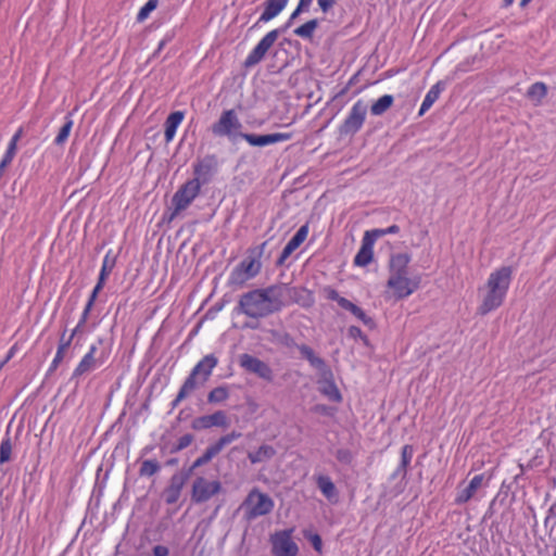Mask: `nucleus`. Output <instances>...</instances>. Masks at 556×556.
<instances>
[{
  "label": "nucleus",
  "mask_w": 556,
  "mask_h": 556,
  "mask_svg": "<svg viewBox=\"0 0 556 556\" xmlns=\"http://www.w3.org/2000/svg\"><path fill=\"white\" fill-rule=\"evenodd\" d=\"M444 83L438 81L435 85H433L430 90L425 96V99L421 103L420 110H419V116L424 115L432 105L433 103L439 99L440 93L444 90Z\"/></svg>",
  "instance_id": "c85d7f7f"
},
{
  "label": "nucleus",
  "mask_w": 556,
  "mask_h": 556,
  "mask_svg": "<svg viewBox=\"0 0 556 556\" xmlns=\"http://www.w3.org/2000/svg\"><path fill=\"white\" fill-rule=\"evenodd\" d=\"M511 280L513 268L510 266H502L493 270L485 285L478 289L481 295L478 314L484 316L498 308L505 301Z\"/></svg>",
  "instance_id": "f03ea898"
},
{
  "label": "nucleus",
  "mask_w": 556,
  "mask_h": 556,
  "mask_svg": "<svg viewBox=\"0 0 556 556\" xmlns=\"http://www.w3.org/2000/svg\"><path fill=\"white\" fill-rule=\"evenodd\" d=\"M62 362H63V359H62V358L54 356V358H53V361L51 362V365H50V367H49V369H48V372H49V374L53 372V371L59 367V365H60Z\"/></svg>",
  "instance_id": "4d7b16f0"
},
{
  "label": "nucleus",
  "mask_w": 556,
  "mask_h": 556,
  "mask_svg": "<svg viewBox=\"0 0 556 556\" xmlns=\"http://www.w3.org/2000/svg\"><path fill=\"white\" fill-rule=\"evenodd\" d=\"M399 231L400 227L397 225H391L390 227L386 228L387 235L397 233Z\"/></svg>",
  "instance_id": "bf43d9fd"
},
{
  "label": "nucleus",
  "mask_w": 556,
  "mask_h": 556,
  "mask_svg": "<svg viewBox=\"0 0 556 556\" xmlns=\"http://www.w3.org/2000/svg\"><path fill=\"white\" fill-rule=\"evenodd\" d=\"M304 536L312 543L314 549L318 553L321 552L323 548V541L319 534L312 533L308 530L303 531Z\"/></svg>",
  "instance_id": "49530a36"
},
{
  "label": "nucleus",
  "mask_w": 556,
  "mask_h": 556,
  "mask_svg": "<svg viewBox=\"0 0 556 556\" xmlns=\"http://www.w3.org/2000/svg\"><path fill=\"white\" fill-rule=\"evenodd\" d=\"M182 119L184 113L181 111H175L167 116L164 124V136L166 142H170L174 139L176 130L180 123L182 122Z\"/></svg>",
  "instance_id": "cd10ccee"
},
{
  "label": "nucleus",
  "mask_w": 556,
  "mask_h": 556,
  "mask_svg": "<svg viewBox=\"0 0 556 556\" xmlns=\"http://www.w3.org/2000/svg\"><path fill=\"white\" fill-rule=\"evenodd\" d=\"M102 343L103 339L99 338L97 343L90 345L89 351L84 355L74 369L72 379H77L90 371H93L108 361L110 351L106 349L100 350L99 345Z\"/></svg>",
  "instance_id": "423d86ee"
},
{
  "label": "nucleus",
  "mask_w": 556,
  "mask_h": 556,
  "mask_svg": "<svg viewBox=\"0 0 556 556\" xmlns=\"http://www.w3.org/2000/svg\"><path fill=\"white\" fill-rule=\"evenodd\" d=\"M223 490L222 482L217 479L208 480L199 476L193 480L191 488V501L195 504L208 502L212 497L219 494Z\"/></svg>",
  "instance_id": "1a4fd4ad"
},
{
  "label": "nucleus",
  "mask_w": 556,
  "mask_h": 556,
  "mask_svg": "<svg viewBox=\"0 0 556 556\" xmlns=\"http://www.w3.org/2000/svg\"><path fill=\"white\" fill-rule=\"evenodd\" d=\"M387 287L393 290L397 300L405 299L419 288V278H409L408 276L389 278Z\"/></svg>",
  "instance_id": "a211bd4d"
},
{
  "label": "nucleus",
  "mask_w": 556,
  "mask_h": 556,
  "mask_svg": "<svg viewBox=\"0 0 556 556\" xmlns=\"http://www.w3.org/2000/svg\"><path fill=\"white\" fill-rule=\"evenodd\" d=\"M318 27V21L316 18L309 20L300 27L293 30L294 35L303 39L311 40L314 36L315 30Z\"/></svg>",
  "instance_id": "473e14b6"
},
{
  "label": "nucleus",
  "mask_w": 556,
  "mask_h": 556,
  "mask_svg": "<svg viewBox=\"0 0 556 556\" xmlns=\"http://www.w3.org/2000/svg\"><path fill=\"white\" fill-rule=\"evenodd\" d=\"M75 338L76 337H72V333L68 337H66V330H64L60 336L59 345H58L55 356L64 359L65 353H66L67 349L71 346V344Z\"/></svg>",
  "instance_id": "58836bf2"
},
{
  "label": "nucleus",
  "mask_w": 556,
  "mask_h": 556,
  "mask_svg": "<svg viewBox=\"0 0 556 556\" xmlns=\"http://www.w3.org/2000/svg\"><path fill=\"white\" fill-rule=\"evenodd\" d=\"M298 350L302 357L305 358L312 367L319 370L323 375L330 374L326 362L321 357L317 356L311 346L301 344L298 345Z\"/></svg>",
  "instance_id": "a878e982"
},
{
  "label": "nucleus",
  "mask_w": 556,
  "mask_h": 556,
  "mask_svg": "<svg viewBox=\"0 0 556 556\" xmlns=\"http://www.w3.org/2000/svg\"><path fill=\"white\" fill-rule=\"evenodd\" d=\"M228 426L229 419L224 410H217L211 415L197 417L191 422V428L197 431L213 427L226 428Z\"/></svg>",
  "instance_id": "aec40b11"
},
{
  "label": "nucleus",
  "mask_w": 556,
  "mask_h": 556,
  "mask_svg": "<svg viewBox=\"0 0 556 556\" xmlns=\"http://www.w3.org/2000/svg\"><path fill=\"white\" fill-rule=\"evenodd\" d=\"M374 258V244L371 239H362V245L354 257V265L359 267L367 266Z\"/></svg>",
  "instance_id": "bb28decb"
},
{
  "label": "nucleus",
  "mask_w": 556,
  "mask_h": 556,
  "mask_svg": "<svg viewBox=\"0 0 556 556\" xmlns=\"http://www.w3.org/2000/svg\"><path fill=\"white\" fill-rule=\"evenodd\" d=\"M308 235V225L301 226L294 236L288 241L283 248L280 256L278 257L276 265L281 266L285 264L287 258L304 242Z\"/></svg>",
  "instance_id": "5701e85b"
},
{
  "label": "nucleus",
  "mask_w": 556,
  "mask_h": 556,
  "mask_svg": "<svg viewBox=\"0 0 556 556\" xmlns=\"http://www.w3.org/2000/svg\"><path fill=\"white\" fill-rule=\"evenodd\" d=\"M274 506L273 498L268 494L261 492L257 488L251 490L241 504L244 518L248 521L268 515L274 509Z\"/></svg>",
  "instance_id": "20e7f679"
},
{
  "label": "nucleus",
  "mask_w": 556,
  "mask_h": 556,
  "mask_svg": "<svg viewBox=\"0 0 556 556\" xmlns=\"http://www.w3.org/2000/svg\"><path fill=\"white\" fill-rule=\"evenodd\" d=\"M229 397V389L226 386L214 388L207 394V402L211 404H218L225 402Z\"/></svg>",
  "instance_id": "f704fd0d"
},
{
  "label": "nucleus",
  "mask_w": 556,
  "mask_h": 556,
  "mask_svg": "<svg viewBox=\"0 0 556 556\" xmlns=\"http://www.w3.org/2000/svg\"><path fill=\"white\" fill-rule=\"evenodd\" d=\"M407 468L408 467L403 466L402 464H399V466L396 467L394 472L391 475V479H396L399 477L404 479L406 477V475H407Z\"/></svg>",
  "instance_id": "864d4df0"
},
{
  "label": "nucleus",
  "mask_w": 556,
  "mask_h": 556,
  "mask_svg": "<svg viewBox=\"0 0 556 556\" xmlns=\"http://www.w3.org/2000/svg\"><path fill=\"white\" fill-rule=\"evenodd\" d=\"M242 123L233 109L222 112L219 118L212 124L211 131L215 137H226L235 142L238 138H242L244 132L241 131Z\"/></svg>",
  "instance_id": "39448f33"
},
{
  "label": "nucleus",
  "mask_w": 556,
  "mask_h": 556,
  "mask_svg": "<svg viewBox=\"0 0 556 556\" xmlns=\"http://www.w3.org/2000/svg\"><path fill=\"white\" fill-rule=\"evenodd\" d=\"M97 296H98V294L91 292V294H90V296H89V299H88V301H87V303L85 305V308L91 311L93 305H94V302L97 300Z\"/></svg>",
  "instance_id": "13d9d810"
},
{
  "label": "nucleus",
  "mask_w": 556,
  "mask_h": 556,
  "mask_svg": "<svg viewBox=\"0 0 556 556\" xmlns=\"http://www.w3.org/2000/svg\"><path fill=\"white\" fill-rule=\"evenodd\" d=\"M316 483L323 495L329 501L337 498L338 492L334 483L328 476L319 475L316 478Z\"/></svg>",
  "instance_id": "c756f323"
},
{
  "label": "nucleus",
  "mask_w": 556,
  "mask_h": 556,
  "mask_svg": "<svg viewBox=\"0 0 556 556\" xmlns=\"http://www.w3.org/2000/svg\"><path fill=\"white\" fill-rule=\"evenodd\" d=\"M348 334H349V337H351L353 339H358L359 338L363 341H367V337L364 334L362 329L359 327H357V326L349 327Z\"/></svg>",
  "instance_id": "603ef678"
},
{
  "label": "nucleus",
  "mask_w": 556,
  "mask_h": 556,
  "mask_svg": "<svg viewBox=\"0 0 556 556\" xmlns=\"http://www.w3.org/2000/svg\"><path fill=\"white\" fill-rule=\"evenodd\" d=\"M276 451L270 445H261L255 452L249 453L248 457L252 464L263 463L273 458Z\"/></svg>",
  "instance_id": "7c9ffc66"
},
{
  "label": "nucleus",
  "mask_w": 556,
  "mask_h": 556,
  "mask_svg": "<svg viewBox=\"0 0 556 556\" xmlns=\"http://www.w3.org/2000/svg\"><path fill=\"white\" fill-rule=\"evenodd\" d=\"M157 3V0H149L138 12L137 21L143 22L149 16V14L156 9Z\"/></svg>",
  "instance_id": "c03bdc74"
},
{
  "label": "nucleus",
  "mask_w": 556,
  "mask_h": 556,
  "mask_svg": "<svg viewBox=\"0 0 556 556\" xmlns=\"http://www.w3.org/2000/svg\"><path fill=\"white\" fill-rule=\"evenodd\" d=\"M287 3L288 0H266L264 3L265 9L253 27L257 26L260 23H267L275 18L287 7Z\"/></svg>",
  "instance_id": "393cba45"
},
{
  "label": "nucleus",
  "mask_w": 556,
  "mask_h": 556,
  "mask_svg": "<svg viewBox=\"0 0 556 556\" xmlns=\"http://www.w3.org/2000/svg\"><path fill=\"white\" fill-rule=\"evenodd\" d=\"M556 518V503H554L549 509L547 510L546 518L544 520V525L547 526L549 520Z\"/></svg>",
  "instance_id": "6e6d98bb"
},
{
  "label": "nucleus",
  "mask_w": 556,
  "mask_h": 556,
  "mask_svg": "<svg viewBox=\"0 0 556 556\" xmlns=\"http://www.w3.org/2000/svg\"><path fill=\"white\" fill-rule=\"evenodd\" d=\"M200 191L201 184L194 178L187 180L180 186L172 198L173 212L169 220L174 219L181 211L186 210L199 195Z\"/></svg>",
  "instance_id": "0eeeda50"
},
{
  "label": "nucleus",
  "mask_w": 556,
  "mask_h": 556,
  "mask_svg": "<svg viewBox=\"0 0 556 556\" xmlns=\"http://www.w3.org/2000/svg\"><path fill=\"white\" fill-rule=\"evenodd\" d=\"M194 440V437L191 433H186L181 435L177 443L173 446L172 452H179L186 447H188Z\"/></svg>",
  "instance_id": "a18cd8bd"
},
{
  "label": "nucleus",
  "mask_w": 556,
  "mask_h": 556,
  "mask_svg": "<svg viewBox=\"0 0 556 556\" xmlns=\"http://www.w3.org/2000/svg\"><path fill=\"white\" fill-rule=\"evenodd\" d=\"M386 235H387V232H386V228H383V229H381V228H376V229H371V230H367V231H365V233H364V236H363V237H364L365 239H368V238H369V239H371V243H372V244H375V242H376L379 238H381V237H383V236H386Z\"/></svg>",
  "instance_id": "3c124183"
},
{
  "label": "nucleus",
  "mask_w": 556,
  "mask_h": 556,
  "mask_svg": "<svg viewBox=\"0 0 556 556\" xmlns=\"http://www.w3.org/2000/svg\"><path fill=\"white\" fill-rule=\"evenodd\" d=\"M194 390L191 388V383L184 382L175 400L172 402V407L175 408L182 402L187 396H189Z\"/></svg>",
  "instance_id": "79ce46f5"
},
{
  "label": "nucleus",
  "mask_w": 556,
  "mask_h": 556,
  "mask_svg": "<svg viewBox=\"0 0 556 556\" xmlns=\"http://www.w3.org/2000/svg\"><path fill=\"white\" fill-rule=\"evenodd\" d=\"M73 127V119L70 116L65 117L64 125L60 128L58 136L54 139L56 146H62L68 138Z\"/></svg>",
  "instance_id": "4c0bfd02"
},
{
  "label": "nucleus",
  "mask_w": 556,
  "mask_h": 556,
  "mask_svg": "<svg viewBox=\"0 0 556 556\" xmlns=\"http://www.w3.org/2000/svg\"><path fill=\"white\" fill-rule=\"evenodd\" d=\"M114 265H115V261L111 260L109 254L105 255L98 280L105 282L106 278L109 277L110 273L112 271Z\"/></svg>",
  "instance_id": "37998d69"
},
{
  "label": "nucleus",
  "mask_w": 556,
  "mask_h": 556,
  "mask_svg": "<svg viewBox=\"0 0 556 556\" xmlns=\"http://www.w3.org/2000/svg\"><path fill=\"white\" fill-rule=\"evenodd\" d=\"M489 479L484 473L475 476L465 488L458 486L455 504L463 505L469 502L482 485H488Z\"/></svg>",
  "instance_id": "4be33fe9"
},
{
  "label": "nucleus",
  "mask_w": 556,
  "mask_h": 556,
  "mask_svg": "<svg viewBox=\"0 0 556 556\" xmlns=\"http://www.w3.org/2000/svg\"><path fill=\"white\" fill-rule=\"evenodd\" d=\"M410 255L407 253L392 254L389 261V278L408 276Z\"/></svg>",
  "instance_id": "b1692460"
},
{
  "label": "nucleus",
  "mask_w": 556,
  "mask_h": 556,
  "mask_svg": "<svg viewBox=\"0 0 556 556\" xmlns=\"http://www.w3.org/2000/svg\"><path fill=\"white\" fill-rule=\"evenodd\" d=\"M248 327H250L251 329H255L256 326H253V325H248Z\"/></svg>",
  "instance_id": "774afa93"
},
{
  "label": "nucleus",
  "mask_w": 556,
  "mask_h": 556,
  "mask_svg": "<svg viewBox=\"0 0 556 556\" xmlns=\"http://www.w3.org/2000/svg\"><path fill=\"white\" fill-rule=\"evenodd\" d=\"M294 529H286L275 532L271 538L273 554L275 556H298L299 547L292 540Z\"/></svg>",
  "instance_id": "ddd939ff"
},
{
  "label": "nucleus",
  "mask_w": 556,
  "mask_h": 556,
  "mask_svg": "<svg viewBox=\"0 0 556 556\" xmlns=\"http://www.w3.org/2000/svg\"><path fill=\"white\" fill-rule=\"evenodd\" d=\"M268 241H264L261 244L251 247L247 250L245 257L233 267L231 270L228 285L236 288H241L249 280L255 278L262 269L261 258L265 254Z\"/></svg>",
  "instance_id": "7ed1b4c3"
},
{
  "label": "nucleus",
  "mask_w": 556,
  "mask_h": 556,
  "mask_svg": "<svg viewBox=\"0 0 556 556\" xmlns=\"http://www.w3.org/2000/svg\"><path fill=\"white\" fill-rule=\"evenodd\" d=\"M169 549L164 545H155L153 547V556H168Z\"/></svg>",
  "instance_id": "5fc2aeb1"
},
{
  "label": "nucleus",
  "mask_w": 556,
  "mask_h": 556,
  "mask_svg": "<svg viewBox=\"0 0 556 556\" xmlns=\"http://www.w3.org/2000/svg\"><path fill=\"white\" fill-rule=\"evenodd\" d=\"M191 476L185 469L174 473L170 477L169 484L164 490V500L168 505H173L178 502L180 493Z\"/></svg>",
  "instance_id": "6ab92c4d"
},
{
  "label": "nucleus",
  "mask_w": 556,
  "mask_h": 556,
  "mask_svg": "<svg viewBox=\"0 0 556 556\" xmlns=\"http://www.w3.org/2000/svg\"><path fill=\"white\" fill-rule=\"evenodd\" d=\"M178 463L177 458H170L166 462V466H175Z\"/></svg>",
  "instance_id": "0e129e2a"
},
{
  "label": "nucleus",
  "mask_w": 556,
  "mask_h": 556,
  "mask_svg": "<svg viewBox=\"0 0 556 556\" xmlns=\"http://www.w3.org/2000/svg\"><path fill=\"white\" fill-rule=\"evenodd\" d=\"M531 0H521V5H526L527 3H529Z\"/></svg>",
  "instance_id": "338daca9"
},
{
  "label": "nucleus",
  "mask_w": 556,
  "mask_h": 556,
  "mask_svg": "<svg viewBox=\"0 0 556 556\" xmlns=\"http://www.w3.org/2000/svg\"><path fill=\"white\" fill-rule=\"evenodd\" d=\"M291 138L292 135L290 132H274L266 135L244 132L241 139L245 140L252 147H265L278 142L288 141Z\"/></svg>",
  "instance_id": "412c9836"
},
{
  "label": "nucleus",
  "mask_w": 556,
  "mask_h": 556,
  "mask_svg": "<svg viewBox=\"0 0 556 556\" xmlns=\"http://www.w3.org/2000/svg\"><path fill=\"white\" fill-rule=\"evenodd\" d=\"M320 392L323 394H325L326 396H328L333 402L342 401V395H341L339 389L337 388L334 382L331 380L325 382V384L320 388Z\"/></svg>",
  "instance_id": "e433bc0d"
},
{
  "label": "nucleus",
  "mask_w": 556,
  "mask_h": 556,
  "mask_svg": "<svg viewBox=\"0 0 556 556\" xmlns=\"http://www.w3.org/2000/svg\"><path fill=\"white\" fill-rule=\"evenodd\" d=\"M219 168V160L215 154H206L193 164L194 179L201 185L208 184L217 174Z\"/></svg>",
  "instance_id": "2eb2a0df"
},
{
  "label": "nucleus",
  "mask_w": 556,
  "mask_h": 556,
  "mask_svg": "<svg viewBox=\"0 0 556 556\" xmlns=\"http://www.w3.org/2000/svg\"><path fill=\"white\" fill-rule=\"evenodd\" d=\"M312 1H313V0H300V1H299V4H301V5H303V7L307 8V9H309V7H311V4H312Z\"/></svg>",
  "instance_id": "e2e57ef3"
},
{
  "label": "nucleus",
  "mask_w": 556,
  "mask_h": 556,
  "mask_svg": "<svg viewBox=\"0 0 556 556\" xmlns=\"http://www.w3.org/2000/svg\"><path fill=\"white\" fill-rule=\"evenodd\" d=\"M90 309H87L84 307V311L81 313V316L76 325V327L72 330V337H80L85 332V326L88 320Z\"/></svg>",
  "instance_id": "a19ab883"
},
{
  "label": "nucleus",
  "mask_w": 556,
  "mask_h": 556,
  "mask_svg": "<svg viewBox=\"0 0 556 556\" xmlns=\"http://www.w3.org/2000/svg\"><path fill=\"white\" fill-rule=\"evenodd\" d=\"M12 454V441L9 435H7L1 444H0V464L8 463L11 459Z\"/></svg>",
  "instance_id": "ea45409f"
},
{
  "label": "nucleus",
  "mask_w": 556,
  "mask_h": 556,
  "mask_svg": "<svg viewBox=\"0 0 556 556\" xmlns=\"http://www.w3.org/2000/svg\"><path fill=\"white\" fill-rule=\"evenodd\" d=\"M241 432L231 431L230 433L220 437L214 444L210 445L205 450V452L200 457H198L188 469L185 470L189 472V475L191 476L197 468L207 464L213 457L218 455L226 445L241 438Z\"/></svg>",
  "instance_id": "9b49d317"
},
{
  "label": "nucleus",
  "mask_w": 556,
  "mask_h": 556,
  "mask_svg": "<svg viewBox=\"0 0 556 556\" xmlns=\"http://www.w3.org/2000/svg\"><path fill=\"white\" fill-rule=\"evenodd\" d=\"M13 353H14V351H13V348H12V349L9 351V353H8L7 357H5L3 361L9 362V359L13 356Z\"/></svg>",
  "instance_id": "69168bd1"
},
{
  "label": "nucleus",
  "mask_w": 556,
  "mask_h": 556,
  "mask_svg": "<svg viewBox=\"0 0 556 556\" xmlns=\"http://www.w3.org/2000/svg\"><path fill=\"white\" fill-rule=\"evenodd\" d=\"M324 293L327 300L337 302L341 308L353 314L365 326L369 328L375 326L374 319L371 317L367 316V314L361 307L352 303L350 300L341 296L336 289L326 287L324 289Z\"/></svg>",
  "instance_id": "4468645a"
},
{
  "label": "nucleus",
  "mask_w": 556,
  "mask_h": 556,
  "mask_svg": "<svg viewBox=\"0 0 556 556\" xmlns=\"http://www.w3.org/2000/svg\"><path fill=\"white\" fill-rule=\"evenodd\" d=\"M368 105L363 100H357L339 126L340 137H352L358 132L365 123Z\"/></svg>",
  "instance_id": "6e6552de"
},
{
  "label": "nucleus",
  "mask_w": 556,
  "mask_h": 556,
  "mask_svg": "<svg viewBox=\"0 0 556 556\" xmlns=\"http://www.w3.org/2000/svg\"><path fill=\"white\" fill-rule=\"evenodd\" d=\"M413 455H414V447H413V445L405 444L402 447V450H401V462H400V464H402L403 466L408 467L410 462H412Z\"/></svg>",
  "instance_id": "de8ad7c7"
},
{
  "label": "nucleus",
  "mask_w": 556,
  "mask_h": 556,
  "mask_svg": "<svg viewBox=\"0 0 556 556\" xmlns=\"http://www.w3.org/2000/svg\"><path fill=\"white\" fill-rule=\"evenodd\" d=\"M104 283H105L104 281L98 280L97 285L94 286V288L92 290V293L99 294V292L103 289Z\"/></svg>",
  "instance_id": "052dcab7"
},
{
  "label": "nucleus",
  "mask_w": 556,
  "mask_h": 556,
  "mask_svg": "<svg viewBox=\"0 0 556 556\" xmlns=\"http://www.w3.org/2000/svg\"><path fill=\"white\" fill-rule=\"evenodd\" d=\"M394 102V98L391 94H384L375 101L370 106V113L374 116H380L384 114Z\"/></svg>",
  "instance_id": "2f4dec72"
},
{
  "label": "nucleus",
  "mask_w": 556,
  "mask_h": 556,
  "mask_svg": "<svg viewBox=\"0 0 556 556\" xmlns=\"http://www.w3.org/2000/svg\"><path fill=\"white\" fill-rule=\"evenodd\" d=\"M166 42H167V39H163L160 41L157 49L153 53L154 56L161 52V50L165 47Z\"/></svg>",
  "instance_id": "680f3d73"
},
{
  "label": "nucleus",
  "mask_w": 556,
  "mask_h": 556,
  "mask_svg": "<svg viewBox=\"0 0 556 556\" xmlns=\"http://www.w3.org/2000/svg\"><path fill=\"white\" fill-rule=\"evenodd\" d=\"M275 289L280 294L281 308L290 303H299L302 306H309L313 303L311 293L305 288L291 287L288 283H276Z\"/></svg>",
  "instance_id": "f8f14e48"
},
{
  "label": "nucleus",
  "mask_w": 556,
  "mask_h": 556,
  "mask_svg": "<svg viewBox=\"0 0 556 556\" xmlns=\"http://www.w3.org/2000/svg\"><path fill=\"white\" fill-rule=\"evenodd\" d=\"M279 35L280 29H273L267 33L244 60V67L251 68L257 65L264 59L268 50L274 46Z\"/></svg>",
  "instance_id": "dca6fc26"
},
{
  "label": "nucleus",
  "mask_w": 556,
  "mask_h": 556,
  "mask_svg": "<svg viewBox=\"0 0 556 556\" xmlns=\"http://www.w3.org/2000/svg\"><path fill=\"white\" fill-rule=\"evenodd\" d=\"M547 94V87L544 83L538 81L530 86L527 91L528 98L536 103H540L542 99Z\"/></svg>",
  "instance_id": "72a5a7b5"
},
{
  "label": "nucleus",
  "mask_w": 556,
  "mask_h": 556,
  "mask_svg": "<svg viewBox=\"0 0 556 556\" xmlns=\"http://www.w3.org/2000/svg\"><path fill=\"white\" fill-rule=\"evenodd\" d=\"M218 358L214 354L205 355L192 368L185 382H191V388L195 390L198 387L203 386L212 375L213 369L217 366Z\"/></svg>",
  "instance_id": "9d476101"
},
{
  "label": "nucleus",
  "mask_w": 556,
  "mask_h": 556,
  "mask_svg": "<svg viewBox=\"0 0 556 556\" xmlns=\"http://www.w3.org/2000/svg\"><path fill=\"white\" fill-rule=\"evenodd\" d=\"M239 364L247 371L255 374L266 381H271L274 378L271 368L265 362L253 355L247 353L240 355Z\"/></svg>",
  "instance_id": "f3484780"
},
{
  "label": "nucleus",
  "mask_w": 556,
  "mask_h": 556,
  "mask_svg": "<svg viewBox=\"0 0 556 556\" xmlns=\"http://www.w3.org/2000/svg\"><path fill=\"white\" fill-rule=\"evenodd\" d=\"M336 458L342 464L350 465L353 460V454L348 448H339L336 452Z\"/></svg>",
  "instance_id": "8fccbe9b"
},
{
  "label": "nucleus",
  "mask_w": 556,
  "mask_h": 556,
  "mask_svg": "<svg viewBox=\"0 0 556 556\" xmlns=\"http://www.w3.org/2000/svg\"><path fill=\"white\" fill-rule=\"evenodd\" d=\"M161 469V465L156 459H146L141 463L139 475L140 477H152Z\"/></svg>",
  "instance_id": "c9c22d12"
},
{
  "label": "nucleus",
  "mask_w": 556,
  "mask_h": 556,
  "mask_svg": "<svg viewBox=\"0 0 556 556\" xmlns=\"http://www.w3.org/2000/svg\"><path fill=\"white\" fill-rule=\"evenodd\" d=\"M274 285L253 289L240 295L236 309L250 318H265L281 311L280 294Z\"/></svg>",
  "instance_id": "f257e3e1"
},
{
  "label": "nucleus",
  "mask_w": 556,
  "mask_h": 556,
  "mask_svg": "<svg viewBox=\"0 0 556 556\" xmlns=\"http://www.w3.org/2000/svg\"><path fill=\"white\" fill-rule=\"evenodd\" d=\"M309 9L301 5V4H298L296 9L291 13L288 22L285 24V26H282L280 29V34L281 33H285L293 23V21L303 12H307Z\"/></svg>",
  "instance_id": "09e8293b"
}]
</instances>
